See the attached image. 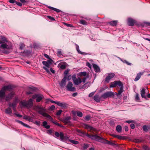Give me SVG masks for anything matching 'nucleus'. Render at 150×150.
Masks as SVG:
<instances>
[{
    "label": "nucleus",
    "mask_w": 150,
    "mask_h": 150,
    "mask_svg": "<svg viewBox=\"0 0 150 150\" xmlns=\"http://www.w3.org/2000/svg\"><path fill=\"white\" fill-rule=\"evenodd\" d=\"M76 50L79 53L83 55H86V53L82 52L80 51L79 46L78 45L76 44Z\"/></svg>",
    "instance_id": "nucleus-28"
},
{
    "label": "nucleus",
    "mask_w": 150,
    "mask_h": 150,
    "mask_svg": "<svg viewBox=\"0 0 150 150\" xmlns=\"http://www.w3.org/2000/svg\"><path fill=\"white\" fill-rule=\"evenodd\" d=\"M141 96L142 98H144L146 99V96L145 95V90L144 88H143L142 90L141 91L140 93Z\"/></svg>",
    "instance_id": "nucleus-20"
},
{
    "label": "nucleus",
    "mask_w": 150,
    "mask_h": 150,
    "mask_svg": "<svg viewBox=\"0 0 150 150\" xmlns=\"http://www.w3.org/2000/svg\"><path fill=\"white\" fill-rule=\"evenodd\" d=\"M59 136L60 137V139L61 140H64V136L63 132H60V135Z\"/></svg>",
    "instance_id": "nucleus-39"
},
{
    "label": "nucleus",
    "mask_w": 150,
    "mask_h": 150,
    "mask_svg": "<svg viewBox=\"0 0 150 150\" xmlns=\"http://www.w3.org/2000/svg\"><path fill=\"white\" fill-rule=\"evenodd\" d=\"M20 105L21 107H28L27 105V101L25 100H23L20 102Z\"/></svg>",
    "instance_id": "nucleus-15"
},
{
    "label": "nucleus",
    "mask_w": 150,
    "mask_h": 150,
    "mask_svg": "<svg viewBox=\"0 0 150 150\" xmlns=\"http://www.w3.org/2000/svg\"><path fill=\"white\" fill-rule=\"evenodd\" d=\"M86 74V72H81L80 75L81 76H85Z\"/></svg>",
    "instance_id": "nucleus-54"
},
{
    "label": "nucleus",
    "mask_w": 150,
    "mask_h": 150,
    "mask_svg": "<svg viewBox=\"0 0 150 150\" xmlns=\"http://www.w3.org/2000/svg\"><path fill=\"white\" fill-rule=\"evenodd\" d=\"M55 135L56 137H59L60 136V133L59 134V132H55Z\"/></svg>",
    "instance_id": "nucleus-58"
},
{
    "label": "nucleus",
    "mask_w": 150,
    "mask_h": 150,
    "mask_svg": "<svg viewBox=\"0 0 150 150\" xmlns=\"http://www.w3.org/2000/svg\"><path fill=\"white\" fill-rule=\"evenodd\" d=\"M23 118L30 122H32L33 120V119L31 117L26 115H25L23 116Z\"/></svg>",
    "instance_id": "nucleus-25"
},
{
    "label": "nucleus",
    "mask_w": 150,
    "mask_h": 150,
    "mask_svg": "<svg viewBox=\"0 0 150 150\" xmlns=\"http://www.w3.org/2000/svg\"><path fill=\"white\" fill-rule=\"evenodd\" d=\"M94 100L97 102L98 103L100 102V98L99 97L98 95H96L94 97Z\"/></svg>",
    "instance_id": "nucleus-31"
},
{
    "label": "nucleus",
    "mask_w": 150,
    "mask_h": 150,
    "mask_svg": "<svg viewBox=\"0 0 150 150\" xmlns=\"http://www.w3.org/2000/svg\"><path fill=\"white\" fill-rule=\"evenodd\" d=\"M17 5H18V6H22V4H21V3H20V2H17L16 1V3Z\"/></svg>",
    "instance_id": "nucleus-61"
},
{
    "label": "nucleus",
    "mask_w": 150,
    "mask_h": 150,
    "mask_svg": "<svg viewBox=\"0 0 150 150\" xmlns=\"http://www.w3.org/2000/svg\"><path fill=\"white\" fill-rule=\"evenodd\" d=\"M86 136L88 137L91 138L92 140L101 142L102 143L109 144L110 145L114 146L115 145V143L109 141L106 139H104L102 137H100L96 135H90L87 134Z\"/></svg>",
    "instance_id": "nucleus-2"
},
{
    "label": "nucleus",
    "mask_w": 150,
    "mask_h": 150,
    "mask_svg": "<svg viewBox=\"0 0 150 150\" xmlns=\"http://www.w3.org/2000/svg\"><path fill=\"white\" fill-rule=\"evenodd\" d=\"M116 130L118 132H120L122 130V127L120 125H118L116 127Z\"/></svg>",
    "instance_id": "nucleus-36"
},
{
    "label": "nucleus",
    "mask_w": 150,
    "mask_h": 150,
    "mask_svg": "<svg viewBox=\"0 0 150 150\" xmlns=\"http://www.w3.org/2000/svg\"><path fill=\"white\" fill-rule=\"evenodd\" d=\"M57 105L63 108H65L67 107V104L64 103H62L58 102Z\"/></svg>",
    "instance_id": "nucleus-18"
},
{
    "label": "nucleus",
    "mask_w": 150,
    "mask_h": 150,
    "mask_svg": "<svg viewBox=\"0 0 150 150\" xmlns=\"http://www.w3.org/2000/svg\"><path fill=\"white\" fill-rule=\"evenodd\" d=\"M80 23L82 24L86 25L87 24V23L86 21L84 20H81L80 21Z\"/></svg>",
    "instance_id": "nucleus-43"
},
{
    "label": "nucleus",
    "mask_w": 150,
    "mask_h": 150,
    "mask_svg": "<svg viewBox=\"0 0 150 150\" xmlns=\"http://www.w3.org/2000/svg\"><path fill=\"white\" fill-rule=\"evenodd\" d=\"M47 133L49 134H51L52 133V131L51 129H49L47 130Z\"/></svg>",
    "instance_id": "nucleus-55"
},
{
    "label": "nucleus",
    "mask_w": 150,
    "mask_h": 150,
    "mask_svg": "<svg viewBox=\"0 0 150 150\" xmlns=\"http://www.w3.org/2000/svg\"><path fill=\"white\" fill-rule=\"evenodd\" d=\"M2 88L5 91L7 90L10 91L12 89V86L10 85H8L7 86H4Z\"/></svg>",
    "instance_id": "nucleus-27"
},
{
    "label": "nucleus",
    "mask_w": 150,
    "mask_h": 150,
    "mask_svg": "<svg viewBox=\"0 0 150 150\" xmlns=\"http://www.w3.org/2000/svg\"><path fill=\"white\" fill-rule=\"evenodd\" d=\"M5 91L2 88L0 91V100L3 101L5 96Z\"/></svg>",
    "instance_id": "nucleus-11"
},
{
    "label": "nucleus",
    "mask_w": 150,
    "mask_h": 150,
    "mask_svg": "<svg viewBox=\"0 0 150 150\" xmlns=\"http://www.w3.org/2000/svg\"><path fill=\"white\" fill-rule=\"evenodd\" d=\"M76 132L79 133V134L81 136H83L84 135H86V134H86L85 132L81 131L80 129H77L76 130Z\"/></svg>",
    "instance_id": "nucleus-22"
},
{
    "label": "nucleus",
    "mask_w": 150,
    "mask_h": 150,
    "mask_svg": "<svg viewBox=\"0 0 150 150\" xmlns=\"http://www.w3.org/2000/svg\"><path fill=\"white\" fill-rule=\"evenodd\" d=\"M3 40L4 41H6V42H4L2 45H1V47L3 49L9 50L11 49L12 48L11 43L10 42L6 41V39Z\"/></svg>",
    "instance_id": "nucleus-3"
},
{
    "label": "nucleus",
    "mask_w": 150,
    "mask_h": 150,
    "mask_svg": "<svg viewBox=\"0 0 150 150\" xmlns=\"http://www.w3.org/2000/svg\"><path fill=\"white\" fill-rule=\"evenodd\" d=\"M42 63L45 66H46L48 68L50 67V66L49 65L47 61H43L42 62Z\"/></svg>",
    "instance_id": "nucleus-38"
},
{
    "label": "nucleus",
    "mask_w": 150,
    "mask_h": 150,
    "mask_svg": "<svg viewBox=\"0 0 150 150\" xmlns=\"http://www.w3.org/2000/svg\"><path fill=\"white\" fill-rule=\"evenodd\" d=\"M47 17L48 18L50 19L52 21H54L55 20V19L53 17H51L50 16H47Z\"/></svg>",
    "instance_id": "nucleus-52"
},
{
    "label": "nucleus",
    "mask_w": 150,
    "mask_h": 150,
    "mask_svg": "<svg viewBox=\"0 0 150 150\" xmlns=\"http://www.w3.org/2000/svg\"><path fill=\"white\" fill-rule=\"evenodd\" d=\"M62 112V110H59L56 113V115H60Z\"/></svg>",
    "instance_id": "nucleus-50"
},
{
    "label": "nucleus",
    "mask_w": 150,
    "mask_h": 150,
    "mask_svg": "<svg viewBox=\"0 0 150 150\" xmlns=\"http://www.w3.org/2000/svg\"><path fill=\"white\" fill-rule=\"evenodd\" d=\"M90 118V116L89 115H87L86 116L85 118H84V119L86 121H89V120Z\"/></svg>",
    "instance_id": "nucleus-46"
},
{
    "label": "nucleus",
    "mask_w": 150,
    "mask_h": 150,
    "mask_svg": "<svg viewBox=\"0 0 150 150\" xmlns=\"http://www.w3.org/2000/svg\"><path fill=\"white\" fill-rule=\"evenodd\" d=\"M58 66H60V68L62 69H65L66 68V66L64 64H59Z\"/></svg>",
    "instance_id": "nucleus-42"
},
{
    "label": "nucleus",
    "mask_w": 150,
    "mask_h": 150,
    "mask_svg": "<svg viewBox=\"0 0 150 150\" xmlns=\"http://www.w3.org/2000/svg\"><path fill=\"white\" fill-rule=\"evenodd\" d=\"M84 126L85 128L88 130H93V129L94 128L93 127L87 124H84Z\"/></svg>",
    "instance_id": "nucleus-26"
},
{
    "label": "nucleus",
    "mask_w": 150,
    "mask_h": 150,
    "mask_svg": "<svg viewBox=\"0 0 150 150\" xmlns=\"http://www.w3.org/2000/svg\"><path fill=\"white\" fill-rule=\"evenodd\" d=\"M69 141L74 144H79L78 141L74 140L69 139Z\"/></svg>",
    "instance_id": "nucleus-34"
},
{
    "label": "nucleus",
    "mask_w": 150,
    "mask_h": 150,
    "mask_svg": "<svg viewBox=\"0 0 150 150\" xmlns=\"http://www.w3.org/2000/svg\"><path fill=\"white\" fill-rule=\"evenodd\" d=\"M14 93L13 92H11L6 97L5 100L6 101H8L11 99L14 96Z\"/></svg>",
    "instance_id": "nucleus-12"
},
{
    "label": "nucleus",
    "mask_w": 150,
    "mask_h": 150,
    "mask_svg": "<svg viewBox=\"0 0 150 150\" xmlns=\"http://www.w3.org/2000/svg\"><path fill=\"white\" fill-rule=\"evenodd\" d=\"M115 76V74L113 73H110L108 74V76L105 78V82L108 83L109 82L111 79L112 78Z\"/></svg>",
    "instance_id": "nucleus-10"
},
{
    "label": "nucleus",
    "mask_w": 150,
    "mask_h": 150,
    "mask_svg": "<svg viewBox=\"0 0 150 150\" xmlns=\"http://www.w3.org/2000/svg\"><path fill=\"white\" fill-rule=\"evenodd\" d=\"M89 146V144H84L83 146V148L84 149H87Z\"/></svg>",
    "instance_id": "nucleus-44"
},
{
    "label": "nucleus",
    "mask_w": 150,
    "mask_h": 150,
    "mask_svg": "<svg viewBox=\"0 0 150 150\" xmlns=\"http://www.w3.org/2000/svg\"><path fill=\"white\" fill-rule=\"evenodd\" d=\"M30 53V52L28 50H26L24 51V52H23V53L25 54L26 55H28Z\"/></svg>",
    "instance_id": "nucleus-47"
},
{
    "label": "nucleus",
    "mask_w": 150,
    "mask_h": 150,
    "mask_svg": "<svg viewBox=\"0 0 150 150\" xmlns=\"http://www.w3.org/2000/svg\"><path fill=\"white\" fill-rule=\"evenodd\" d=\"M134 122V120H127L126 121V122L128 123L129 124L131 123H133Z\"/></svg>",
    "instance_id": "nucleus-56"
},
{
    "label": "nucleus",
    "mask_w": 150,
    "mask_h": 150,
    "mask_svg": "<svg viewBox=\"0 0 150 150\" xmlns=\"http://www.w3.org/2000/svg\"><path fill=\"white\" fill-rule=\"evenodd\" d=\"M67 77L64 76L60 84V86L62 87H64L65 86L66 83V80Z\"/></svg>",
    "instance_id": "nucleus-13"
},
{
    "label": "nucleus",
    "mask_w": 150,
    "mask_h": 150,
    "mask_svg": "<svg viewBox=\"0 0 150 150\" xmlns=\"http://www.w3.org/2000/svg\"><path fill=\"white\" fill-rule=\"evenodd\" d=\"M94 92H92L91 93H90L88 95V96L89 97H92L94 94Z\"/></svg>",
    "instance_id": "nucleus-63"
},
{
    "label": "nucleus",
    "mask_w": 150,
    "mask_h": 150,
    "mask_svg": "<svg viewBox=\"0 0 150 150\" xmlns=\"http://www.w3.org/2000/svg\"><path fill=\"white\" fill-rule=\"evenodd\" d=\"M43 98L44 96L42 95L38 94H35L32 96V98L33 99L36 98V101L37 103H38Z\"/></svg>",
    "instance_id": "nucleus-6"
},
{
    "label": "nucleus",
    "mask_w": 150,
    "mask_h": 150,
    "mask_svg": "<svg viewBox=\"0 0 150 150\" xmlns=\"http://www.w3.org/2000/svg\"><path fill=\"white\" fill-rule=\"evenodd\" d=\"M55 109V106L54 105H51L49 108V109L50 110H53Z\"/></svg>",
    "instance_id": "nucleus-45"
},
{
    "label": "nucleus",
    "mask_w": 150,
    "mask_h": 150,
    "mask_svg": "<svg viewBox=\"0 0 150 150\" xmlns=\"http://www.w3.org/2000/svg\"><path fill=\"white\" fill-rule=\"evenodd\" d=\"M114 94L112 91L107 92L103 94L100 96V98H103L104 99L108 98H110L113 96Z\"/></svg>",
    "instance_id": "nucleus-5"
},
{
    "label": "nucleus",
    "mask_w": 150,
    "mask_h": 150,
    "mask_svg": "<svg viewBox=\"0 0 150 150\" xmlns=\"http://www.w3.org/2000/svg\"><path fill=\"white\" fill-rule=\"evenodd\" d=\"M117 21H113L109 22V24L112 26H116L117 25Z\"/></svg>",
    "instance_id": "nucleus-32"
},
{
    "label": "nucleus",
    "mask_w": 150,
    "mask_h": 150,
    "mask_svg": "<svg viewBox=\"0 0 150 150\" xmlns=\"http://www.w3.org/2000/svg\"><path fill=\"white\" fill-rule=\"evenodd\" d=\"M122 82L120 81H115L110 83V88H114L116 87L117 85L120 86H122Z\"/></svg>",
    "instance_id": "nucleus-9"
},
{
    "label": "nucleus",
    "mask_w": 150,
    "mask_h": 150,
    "mask_svg": "<svg viewBox=\"0 0 150 150\" xmlns=\"http://www.w3.org/2000/svg\"><path fill=\"white\" fill-rule=\"evenodd\" d=\"M119 87H120V90L118 91V93H116V95L117 96H118L119 95H121V93L123 91V84H122V85L120 86Z\"/></svg>",
    "instance_id": "nucleus-23"
},
{
    "label": "nucleus",
    "mask_w": 150,
    "mask_h": 150,
    "mask_svg": "<svg viewBox=\"0 0 150 150\" xmlns=\"http://www.w3.org/2000/svg\"><path fill=\"white\" fill-rule=\"evenodd\" d=\"M47 123L46 121H44L42 123V126L45 128L48 129H49L50 127V125H47Z\"/></svg>",
    "instance_id": "nucleus-29"
},
{
    "label": "nucleus",
    "mask_w": 150,
    "mask_h": 150,
    "mask_svg": "<svg viewBox=\"0 0 150 150\" xmlns=\"http://www.w3.org/2000/svg\"><path fill=\"white\" fill-rule=\"evenodd\" d=\"M57 54L58 55L60 56L62 54V52L61 50H58L57 51Z\"/></svg>",
    "instance_id": "nucleus-62"
},
{
    "label": "nucleus",
    "mask_w": 150,
    "mask_h": 150,
    "mask_svg": "<svg viewBox=\"0 0 150 150\" xmlns=\"http://www.w3.org/2000/svg\"><path fill=\"white\" fill-rule=\"evenodd\" d=\"M143 74V72H140L137 74L135 78L134 79V81H137L140 78L141 75H142Z\"/></svg>",
    "instance_id": "nucleus-16"
},
{
    "label": "nucleus",
    "mask_w": 150,
    "mask_h": 150,
    "mask_svg": "<svg viewBox=\"0 0 150 150\" xmlns=\"http://www.w3.org/2000/svg\"><path fill=\"white\" fill-rule=\"evenodd\" d=\"M33 100L32 99H30L27 102V105L28 107H31L33 105Z\"/></svg>",
    "instance_id": "nucleus-24"
},
{
    "label": "nucleus",
    "mask_w": 150,
    "mask_h": 150,
    "mask_svg": "<svg viewBox=\"0 0 150 150\" xmlns=\"http://www.w3.org/2000/svg\"><path fill=\"white\" fill-rule=\"evenodd\" d=\"M135 99L137 101H138L139 100V94L138 93H137L136 94Z\"/></svg>",
    "instance_id": "nucleus-59"
},
{
    "label": "nucleus",
    "mask_w": 150,
    "mask_h": 150,
    "mask_svg": "<svg viewBox=\"0 0 150 150\" xmlns=\"http://www.w3.org/2000/svg\"><path fill=\"white\" fill-rule=\"evenodd\" d=\"M112 136L114 137L120 139H123V137L122 136L120 135H118L116 134H113L112 135Z\"/></svg>",
    "instance_id": "nucleus-37"
},
{
    "label": "nucleus",
    "mask_w": 150,
    "mask_h": 150,
    "mask_svg": "<svg viewBox=\"0 0 150 150\" xmlns=\"http://www.w3.org/2000/svg\"><path fill=\"white\" fill-rule=\"evenodd\" d=\"M69 69H67L64 72V75H65L64 76H66L68 74L69 72Z\"/></svg>",
    "instance_id": "nucleus-48"
},
{
    "label": "nucleus",
    "mask_w": 150,
    "mask_h": 150,
    "mask_svg": "<svg viewBox=\"0 0 150 150\" xmlns=\"http://www.w3.org/2000/svg\"><path fill=\"white\" fill-rule=\"evenodd\" d=\"M135 22V21L131 18H129L128 19V24L129 26H133Z\"/></svg>",
    "instance_id": "nucleus-14"
},
{
    "label": "nucleus",
    "mask_w": 150,
    "mask_h": 150,
    "mask_svg": "<svg viewBox=\"0 0 150 150\" xmlns=\"http://www.w3.org/2000/svg\"><path fill=\"white\" fill-rule=\"evenodd\" d=\"M5 112L6 114H10L12 113V110L10 107H8L5 110Z\"/></svg>",
    "instance_id": "nucleus-33"
},
{
    "label": "nucleus",
    "mask_w": 150,
    "mask_h": 150,
    "mask_svg": "<svg viewBox=\"0 0 150 150\" xmlns=\"http://www.w3.org/2000/svg\"><path fill=\"white\" fill-rule=\"evenodd\" d=\"M72 79L74 83L76 85H79V84L82 82V79L78 77L77 78H76L74 76H72Z\"/></svg>",
    "instance_id": "nucleus-8"
},
{
    "label": "nucleus",
    "mask_w": 150,
    "mask_h": 150,
    "mask_svg": "<svg viewBox=\"0 0 150 150\" xmlns=\"http://www.w3.org/2000/svg\"><path fill=\"white\" fill-rule=\"evenodd\" d=\"M142 148L144 150H150V148L146 145H143L142 146Z\"/></svg>",
    "instance_id": "nucleus-40"
},
{
    "label": "nucleus",
    "mask_w": 150,
    "mask_h": 150,
    "mask_svg": "<svg viewBox=\"0 0 150 150\" xmlns=\"http://www.w3.org/2000/svg\"><path fill=\"white\" fill-rule=\"evenodd\" d=\"M90 86V83H89L87 82L85 83L83 86H80L79 87V88L80 89H84L85 88H87L88 87Z\"/></svg>",
    "instance_id": "nucleus-19"
},
{
    "label": "nucleus",
    "mask_w": 150,
    "mask_h": 150,
    "mask_svg": "<svg viewBox=\"0 0 150 150\" xmlns=\"http://www.w3.org/2000/svg\"><path fill=\"white\" fill-rule=\"evenodd\" d=\"M50 60H48L47 61V63H48L49 65L50 66L52 64V62L53 60L50 58V59H49Z\"/></svg>",
    "instance_id": "nucleus-51"
},
{
    "label": "nucleus",
    "mask_w": 150,
    "mask_h": 150,
    "mask_svg": "<svg viewBox=\"0 0 150 150\" xmlns=\"http://www.w3.org/2000/svg\"><path fill=\"white\" fill-rule=\"evenodd\" d=\"M35 108L36 109L38 110V112L39 114L42 115L43 116L46 117L50 119V121L55 125L61 127H64V126L54 121L50 115L45 112L46 110L45 108L42 107L40 106L37 105L36 106Z\"/></svg>",
    "instance_id": "nucleus-1"
},
{
    "label": "nucleus",
    "mask_w": 150,
    "mask_h": 150,
    "mask_svg": "<svg viewBox=\"0 0 150 150\" xmlns=\"http://www.w3.org/2000/svg\"><path fill=\"white\" fill-rule=\"evenodd\" d=\"M9 2L11 4H14L15 3H16V0H9Z\"/></svg>",
    "instance_id": "nucleus-57"
},
{
    "label": "nucleus",
    "mask_w": 150,
    "mask_h": 150,
    "mask_svg": "<svg viewBox=\"0 0 150 150\" xmlns=\"http://www.w3.org/2000/svg\"><path fill=\"white\" fill-rule=\"evenodd\" d=\"M142 128L143 130L144 131L146 132L148 131L149 127L146 125H145L143 126L142 127Z\"/></svg>",
    "instance_id": "nucleus-35"
},
{
    "label": "nucleus",
    "mask_w": 150,
    "mask_h": 150,
    "mask_svg": "<svg viewBox=\"0 0 150 150\" xmlns=\"http://www.w3.org/2000/svg\"><path fill=\"white\" fill-rule=\"evenodd\" d=\"M25 47V45L23 43H21L20 45V48L22 50Z\"/></svg>",
    "instance_id": "nucleus-49"
},
{
    "label": "nucleus",
    "mask_w": 150,
    "mask_h": 150,
    "mask_svg": "<svg viewBox=\"0 0 150 150\" xmlns=\"http://www.w3.org/2000/svg\"><path fill=\"white\" fill-rule=\"evenodd\" d=\"M130 127L132 129H134V128L135 126L134 124L132 123L130 124Z\"/></svg>",
    "instance_id": "nucleus-64"
},
{
    "label": "nucleus",
    "mask_w": 150,
    "mask_h": 150,
    "mask_svg": "<svg viewBox=\"0 0 150 150\" xmlns=\"http://www.w3.org/2000/svg\"><path fill=\"white\" fill-rule=\"evenodd\" d=\"M93 67L96 72H99L100 71V69L99 67L96 64H93Z\"/></svg>",
    "instance_id": "nucleus-17"
},
{
    "label": "nucleus",
    "mask_w": 150,
    "mask_h": 150,
    "mask_svg": "<svg viewBox=\"0 0 150 150\" xmlns=\"http://www.w3.org/2000/svg\"><path fill=\"white\" fill-rule=\"evenodd\" d=\"M76 115L80 117H81L83 116L82 113L80 111L76 112Z\"/></svg>",
    "instance_id": "nucleus-41"
},
{
    "label": "nucleus",
    "mask_w": 150,
    "mask_h": 150,
    "mask_svg": "<svg viewBox=\"0 0 150 150\" xmlns=\"http://www.w3.org/2000/svg\"><path fill=\"white\" fill-rule=\"evenodd\" d=\"M73 84L71 81L68 82L67 86L66 88L67 90L69 91L74 92L76 91V88L74 87H73Z\"/></svg>",
    "instance_id": "nucleus-7"
},
{
    "label": "nucleus",
    "mask_w": 150,
    "mask_h": 150,
    "mask_svg": "<svg viewBox=\"0 0 150 150\" xmlns=\"http://www.w3.org/2000/svg\"><path fill=\"white\" fill-rule=\"evenodd\" d=\"M71 119V117L70 116H67L63 118H61L60 120L62 121L65 125H71L72 123L70 121Z\"/></svg>",
    "instance_id": "nucleus-4"
},
{
    "label": "nucleus",
    "mask_w": 150,
    "mask_h": 150,
    "mask_svg": "<svg viewBox=\"0 0 150 150\" xmlns=\"http://www.w3.org/2000/svg\"><path fill=\"white\" fill-rule=\"evenodd\" d=\"M15 121L16 122L18 123H19L20 124H21V125H22L24 127H28V128L30 127L28 125H27L26 124H25L22 121H21L18 120H15Z\"/></svg>",
    "instance_id": "nucleus-21"
},
{
    "label": "nucleus",
    "mask_w": 150,
    "mask_h": 150,
    "mask_svg": "<svg viewBox=\"0 0 150 150\" xmlns=\"http://www.w3.org/2000/svg\"><path fill=\"white\" fill-rule=\"evenodd\" d=\"M16 103L15 102H13V103H12V108L16 107Z\"/></svg>",
    "instance_id": "nucleus-60"
},
{
    "label": "nucleus",
    "mask_w": 150,
    "mask_h": 150,
    "mask_svg": "<svg viewBox=\"0 0 150 150\" xmlns=\"http://www.w3.org/2000/svg\"><path fill=\"white\" fill-rule=\"evenodd\" d=\"M43 68L44 69H45L46 71V72L48 73H50V71L48 69V68L45 67H43Z\"/></svg>",
    "instance_id": "nucleus-53"
},
{
    "label": "nucleus",
    "mask_w": 150,
    "mask_h": 150,
    "mask_svg": "<svg viewBox=\"0 0 150 150\" xmlns=\"http://www.w3.org/2000/svg\"><path fill=\"white\" fill-rule=\"evenodd\" d=\"M48 8L49 9H51L53 10H54V11H56L57 13H59L61 11L59 9H58L51 7L50 6H48Z\"/></svg>",
    "instance_id": "nucleus-30"
}]
</instances>
